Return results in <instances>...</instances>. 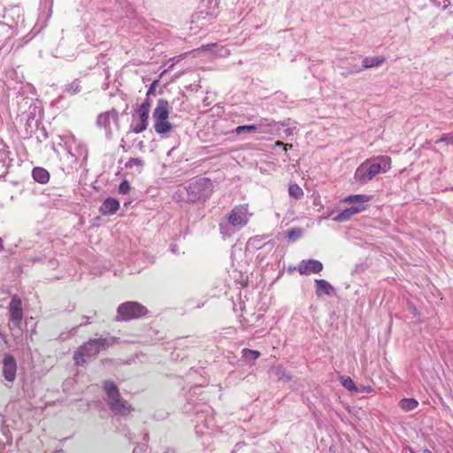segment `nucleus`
<instances>
[{
	"label": "nucleus",
	"instance_id": "1",
	"mask_svg": "<svg viewBox=\"0 0 453 453\" xmlns=\"http://www.w3.org/2000/svg\"><path fill=\"white\" fill-rule=\"evenodd\" d=\"M390 163V157L386 156L365 160L356 170L354 178L360 183H366L372 180L379 173L388 171Z\"/></svg>",
	"mask_w": 453,
	"mask_h": 453
},
{
	"label": "nucleus",
	"instance_id": "2",
	"mask_svg": "<svg viewBox=\"0 0 453 453\" xmlns=\"http://www.w3.org/2000/svg\"><path fill=\"white\" fill-rule=\"evenodd\" d=\"M104 388L106 392V402L110 409L116 415L126 416L130 413L132 407L121 396L116 385L111 381H105Z\"/></svg>",
	"mask_w": 453,
	"mask_h": 453
},
{
	"label": "nucleus",
	"instance_id": "3",
	"mask_svg": "<svg viewBox=\"0 0 453 453\" xmlns=\"http://www.w3.org/2000/svg\"><path fill=\"white\" fill-rule=\"evenodd\" d=\"M115 342L114 338H98L91 339L82 345L74 355L76 365H83L85 357H91L96 356L100 350L106 349Z\"/></svg>",
	"mask_w": 453,
	"mask_h": 453
},
{
	"label": "nucleus",
	"instance_id": "4",
	"mask_svg": "<svg viewBox=\"0 0 453 453\" xmlns=\"http://www.w3.org/2000/svg\"><path fill=\"white\" fill-rule=\"evenodd\" d=\"M152 118L154 121L155 132L158 134H166L173 130V126L169 122V104L165 99H159L153 111Z\"/></svg>",
	"mask_w": 453,
	"mask_h": 453
},
{
	"label": "nucleus",
	"instance_id": "5",
	"mask_svg": "<svg viewBox=\"0 0 453 453\" xmlns=\"http://www.w3.org/2000/svg\"><path fill=\"white\" fill-rule=\"evenodd\" d=\"M147 312V308L136 302H127L120 304L118 308V314L124 320L140 318Z\"/></svg>",
	"mask_w": 453,
	"mask_h": 453
},
{
	"label": "nucleus",
	"instance_id": "6",
	"mask_svg": "<svg viewBox=\"0 0 453 453\" xmlns=\"http://www.w3.org/2000/svg\"><path fill=\"white\" fill-rule=\"evenodd\" d=\"M96 124L99 127L104 128L107 135H111L112 127L119 125V114L115 109L103 112L98 115Z\"/></svg>",
	"mask_w": 453,
	"mask_h": 453
},
{
	"label": "nucleus",
	"instance_id": "7",
	"mask_svg": "<svg viewBox=\"0 0 453 453\" xmlns=\"http://www.w3.org/2000/svg\"><path fill=\"white\" fill-rule=\"evenodd\" d=\"M248 209V204L234 207L228 216L229 224L237 227L245 226L249 221Z\"/></svg>",
	"mask_w": 453,
	"mask_h": 453
},
{
	"label": "nucleus",
	"instance_id": "8",
	"mask_svg": "<svg viewBox=\"0 0 453 453\" xmlns=\"http://www.w3.org/2000/svg\"><path fill=\"white\" fill-rule=\"evenodd\" d=\"M9 312L10 323L13 326L19 329L23 319V309L21 299L18 296L12 297L11 303L9 304Z\"/></svg>",
	"mask_w": 453,
	"mask_h": 453
},
{
	"label": "nucleus",
	"instance_id": "9",
	"mask_svg": "<svg viewBox=\"0 0 453 453\" xmlns=\"http://www.w3.org/2000/svg\"><path fill=\"white\" fill-rule=\"evenodd\" d=\"M189 188L197 192L198 199H206L212 192V183L208 179H199L190 183Z\"/></svg>",
	"mask_w": 453,
	"mask_h": 453
},
{
	"label": "nucleus",
	"instance_id": "10",
	"mask_svg": "<svg viewBox=\"0 0 453 453\" xmlns=\"http://www.w3.org/2000/svg\"><path fill=\"white\" fill-rule=\"evenodd\" d=\"M322 263L316 259L302 260L296 267V270L302 275L319 273L322 271Z\"/></svg>",
	"mask_w": 453,
	"mask_h": 453
},
{
	"label": "nucleus",
	"instance_id": "11",
	"mask_svg": "<svg viewBox=\"0 0 453 453\" xmlns=\"http://www.w3.org/2000/svg\"><path fill=\"white\" fill-rule=\"evenodd\" d=\"M17 363L15 358L6 354L3 360V375L7 381L12 382L16 378Z\"/></svg>",
	"mask_w": 453,
	"mask_h": 453
},
{
	"label": "nucleus",
	"instance_id": "12",
	"mask_svg": "<svg viewBox=\"0 0 453 453\" xmlns=\"http://www.w3.org/2000/svg\"><path fill=\"white\" fill-rule=\"evenodd\" d=\"M365 210V205H354L349 208L345 209L342 212H340L337 216H335L333 220L335 222H346L351 219L352 216L362 212Z\"/></svg>",
	"mask_w": 453,
	"mask_h": 453
},
{
	"label": "nucleus",
	"instance_id": "13",
	"mask_svg": "<svg viewBox=\"0 0 453 453\" xmlns=\"http://www.w3.org/2000/svg\"><path fill=\"white\" fill-rule=\"evenodd\" d=\"M316 295L321 296L322 295L333 296L334 293V287L325 280H316Z\"/></svg>",
	"mask_w": 453,
	"mask_h": 453
},
{
	"label": "nucleus",
	"instance_id": "14",
	"mask_svg": "<svg viewBox=\"0 0 453 453\" xmlns=\"http://www.w3.org/2000/svg\"><path fill=\"white\" fill-rule=\"evenodd\" d=\"M119 208V203L116 199L108 198L103 203L100 211L103 214H113Z\"/></svg>",
	"mask_w": 453,
	"mask_h": 453
},
{
	"label": "nucleus",
	"instance_id": "15",
	"mask_svg": "<svg viewBox=\"0 0 453 453\" xmlns=\"http://www.w3.org/2000/svg\"><path fill=\"white\" fill-rule=\"evenodd\" d=\"M370 201V196L366 195H351L342 200L343 203H354L355 205H364Z\"/></svg>",
	"mask_w": 453,
	"mask_h": 453
},
{
	"label": "nucleus",
	"instance_id": "16",
	"mask_svg": "<svg viewBox=\"0 0 453 453\" xmlns=\"http://www.w3.org/2000/svg\"><path fill=\"white\" fill-rule=\"evenodd\" d=\"M32 175L34 180L41 184H45L50 180L49 172L42 167H35L33 169Z\"/></svg>",
	"mask_w": 453,
	"mask_h": 453
},
{
	"label": "nucleus",
	"instance_id": "17",
	"mask_svg": "<svg viewBox=\"0 0 453 453\" xmlns=\"http://www.w3.org/2000/svg\"><path fill=\"white\" fill-rule=\"evenodd\" d=\"M244 131H247V132L257 131L261 134L267 133L266 130L263 129V123H258L257 125L239 126L235 128L236 134H241Z\"/></svg>",
	"mask_w": 453,
	"mask_h": 453
},
{
	"label": "nucleus",
	"instance_id": "18",
	"mask_svg": "<svg viewBox=\"0 0 453 453\" xmlns=\"http://www.w3.org/2000/svg\"><path fill=\"white\" fill-rule=\"evenodd\" d=\"M398 405L403 411L408 412L415 410L418 406V402L414 398H403Z\"/></svg>",
	"mask_w": 453,
	"mask_h": 453
},
{
	"label": "nucleus",
	"instance_id": "19",
	"mask_svg": "<svg viewBox=\"0 0 453 453\" xmlns=\"http://www.w3.org/2000/svg\"><path fill=\"white\" fill-rule=\"evenodd\" d=\"M383 57H367L365 58L362 61V65L364 68H372V67H377L380 66L384 62Z\"/></svg>",
	"mask_w": 453,
	"mask_h": 453
},
{
	"label": "nucleus",
	"instance_id": "20",
	"mask_svg": "<svg viewBox=\"0 0 453 453\" xmlns=\"http://www.w3.org/2000/svg\"><path fill=\"white\" fill-rule=\"evenodd\" d=\"M271 373L280 380L289 381L291 380V376L287 374L280 366L272 367Z\"/></svg>",
	"mask_w": 453,
	"mask_h": 453
},
{
	"label": "nucleus",
	"instance_id": "21",
	"mask_svg": "<svg viewBox=\"0 0 453 453\" xmlns=\"http://www.w3.org/2000/svg\"><path fill=\"white\" fill-rule=\"evenodd\" d=\"M150 101L147 98L136 110L139 114V119H143L149 120V113H150Z\"/></svg>",
	"mask_w": 453,
	"mask_h": 453
},
{
	"label": "nucleus",
	"instance_id": "22",
	"mask_svg": "<svg viewBox=\"0 0 453 453\" xmlns=\"http://www.w3.org/2000/svg\"><path fill=\"white\" fill-rule=\"evenodd\" d=\"M288 194L295 199H301L303 196V191L299 185L293 183L288 187Z\"/></svg>",
	"mask_w": 453,
	"mask_h": 453
},
{
	"label": "nucleus",
	"instance_id": "23",
	"mask_svg": "<svg viewBox=\"0 0 453 453\" xmlns=\"http://www.w3.org/2000/svg\"><path fill=\"white\" fill-rule=\"evenodd\" d=\"M149 120L143 119H140V122L137 124H134L131 126V130L134 134H140L143 131H145L148 127Z\"/></svg>",
	"mask_w": 453,
	"mask_h": 453
},
{
	"label": "nucleus",
	"instance_id": "24",
	"mask_svg": "<svg viewBox=\"0 0 453 453\" xmlns=\"http://www.w3.org/2000/svg\"><path fill=\"white\" fill-rule=\"evenodd\" d=\"M242 353H243V357L248 361H255L260 357V352L257 350L244 349L242 350Z\"/></svg>",
	"mask_w": 453,
	"mask_h": 453
},
{
	"label": "nucleus",
	"instance_id": "25",
	"mask_svg": "<svg viewBox=\"0 0 453 453\" xmlns=\"http://www.w3.org/2000/svg\"><path fill=\"white\" fill-rule=\"evenodd\" d=\"M342 385L349 391H359L355 385L354 381L349 377H342Z\"/></svg>",
	"mask_w": 453,
	"mask_h": 453
},
{
	"label": "nucleus",
	"instance_id": "26",
	"mask_svg": "<svg viewBox=\"0 0 453 453\" xmlns=\"http://www.w3.org/2000/svg\"><path fill=\"white\" fill-rule=\"evenodd\" d=\"M134 166H137V167L142 168L143 166V161L142 159L136 158V157L130 158L127 162L126 167L132 168Z\"/></svg>",
	"mask_w": 453,
	"mask_h": 453
},
{
	"label": "nucleus",
	"instance_id": "27",
	"mask_svg": "<svg viewBox=\"0 0 453 453\" xmlns=\"http://www.w3.org/2000/svg\"><path fill=\"white\" fill-rule=\"evenodd\" d=\"M446 142L447 144L453 145V134H447L441 137L439 140L435 142V143Z\"/></svg>",
	"mask_w": 453,
	"mask_h": 453
},
{
	"label": "nucleus",
	"instance_id": "28",
	"mask_svg": "<svg viewBox=\"0 0 453 453\" xmlns=\"http://www.w3.org/2000/svg\"><path fill=\"white\" fill-rule=\"evenodd\" d=\"M129 190H130L129 183L127 180L122 181L119 187V193L127 194Z\"/></svg>",
	"mask_w": 453,
	"mask_h": 453
},
{
	"label": "nucleus",
	"instance_id": "29",
	"mask_svg": "<svg viewBox=\"0 0 453 453\" xmlns=\"http://www.w3.org/2000/svg\"><path fill=\"white\" fill-rule=\"evenodd\" d=\"M275 146L282 147V148L284 149V150H287L288 147H289V148H291V147H292V145H291V144L284 143V142H280V141H277V142H275Z\"/></svg>",
	"mask_w": 453,
	"mask_h": 453
},
{
	"label": "nucleus",
	"instance_id": "30",
	"mask_svg": "<svg viewBox=\"0 0 453 453\" xmlns=\"http://www.w3.org/2000/svg\"><path fill=\"white\" fill-rule=\"evenodd\" d=\"M216 46H217L216 43L206 44V45H202L198 50H203V51H207V50H209L211 48L216 47Z\"/></svg>",
	"mask_w": 453,
	"mask_h": 453
},
{
	"label": "nucleus",
	"instance_id": "31",
	"mask_svg": "<svg viewBox=\"0 0 453 453\" xmlns=\"http://www.w3.org/2000/svg\"><path fill=\"white\" fill-rule=\"evenodd\" d=\"M259 123H263V129L266 130L268 133L269 131L267 130V127L272 126V122H269L267 119H265L260 120Z\"/></svg>",
	"mask_w": 453,
	"mask_h": 453
},
{
	"label": "nucleus",
	"instance_id": "32",
	"mask_svg": "<svg viewBox=\"0 0 453 453\" xmlns=\"http://www.w3.org/2000/svg\"><path fill=\"white\" fill-rule=\"evenodd\" d=\"M157 82H158V81H154L150 84V88H149V89H148L147 95H150V93H152V92L154 91V89H155V88H156V86H157Z\"/></svg>",
	"mask_w": 453,
	"mask_h": 453
},
{
	"label": "nucleus",
	"instance_id": "33",
	"mask_svg": "<svg viewBox=\"0 0 453 453\" xmlns=\"http://www.w3.org/2000/svg\"><path fill=\"white\" fill-rule=\"evenodd\" d=\"M371 388H365V387H363V389L361 391H364V392H370Z\"/></svg>",
	"mask_w": 453,
	"mask_h": 453
},
{
	"label": "nucleus",
	"instance_id": "34",
	"mask_svg": "<svg viewBox=\"0 0 453 453\" xmlns=\"http://www.w3.org/2000/svg\"><path fill=\"white\" fill-rule=\"evenodd\" d=\"M2 242H3V240H2V238H0V250H2L4 249Z\"/></svg>",
	"mask_w": 453,
	"mask_h": 453
},
{
	"label": "nucleus",
	"instance_id": "35",
	"mask_svg": "<svg viewBox=\"0 0 453 453\" xmlns=\"http://www.w3.org/2000/svg\"><path fill=\"white\" fill-rule=\"evenodd\" d=\"M292 236H295V234H293V232H291V233L289 234V237H292Z\"/></svg>",
	"mask_w": 453,
	"mask_h": 453
},
{
	"label": "nucleus",
	"instance_id": "36",
	"mask_svg": "<svg viewBox=\"0 0 453 453\" xmlns=\"http://www.w3.org/2000/svg\"><path fill=\"white\" fill-rule=\"evenodd\" d=\"M292 236H295V234H293V232H291V233L289 234V237H292Z\"/></svg>",
	"mask_w": 453,
	"mask_h": 453
},
{
	"label": "nucleus",
	"instance_id": "37",
	"mask_svg": "<svg viewBox=\"0 0 453 453\" xmlns=\"http://www.w3.org/2000/svg\"><path fill=\"white\" fill-rule=\"evenodd\" d=\"M56 453H62L61 451L56 452Z\"/></svg>",
	"mask_w": 453,
	"mask_h": 453
}]
</instances>
